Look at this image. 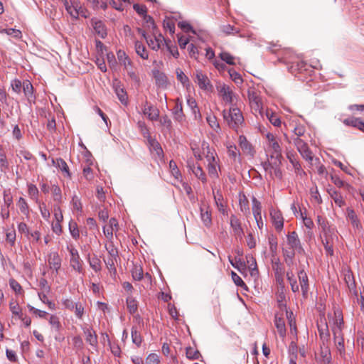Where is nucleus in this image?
<instances>
[{"mask_svg":"<svg viewBox=\"0 0 364 364\" xmlns=\"http://www.w3.org/2000/svg\"><path fill=\"white\" fill-rule=\"evenodd\" d=\"M103 233L105 236L109 240H112L113 238V232L118 230V222L114 218H112L108 225L103 227Z\"/></svg>","mask_w":364,"mask_h":364,"instance_id":"12","label":"nucleus"},{"mask_svg":"<svg viewBox=\"0 0 364 364\" xmlns=\"http://www.w3.org/2000/svg\"><path fill=\"white\" fill-rule=\"evenodd\" d=\"M331 197L333 199L334 203L339 207H343L346 205V202L343 200L342 196L336 191H332L329 192Z\"/></svg>","mask_w":364,"mask_h":364,"instance_id":"50","label":"nucleus"},{"mask_svg":"<svg viewBox=\"0 0 364 364\" xmlns=\"http://www.w3.org/2000/svg\"><path fill=\"white\" fill-rule=\"evenodd\" d=\"M202 30L195 28L189 22L183 21V34H188L187 36L183 35V49L191 42L195 41V38L200 39Z\"/></svg>","mask_w":364,"mask_h":364,"instance_id":"4","label":"nucleus"},{"mask_svg":"<svg viewBox=\"0 0 364 364\" xmlns=\"http://www.w3.org/2000/svg\"><path fill=\"white\" fill-rule=\"evenodd\" d=\"M50 190L54 201L57 202L58 203H61L62 193L60 188L57 185H53Z\"/></svg>","mask_w":364,"mask_h":364,"instance_id":"54","label":"nucleus"},{"mask_svg":"<svg viewBox=\"0 0 364 364\" xmlns=\"http://www.w3.org/2000/svg\"><path fill=\"white\" fill-rule=\"evenodd\" d=\"M274 325L277 328L279 336L282 338H284L287 334V329L285 326V321L282 316V314H281L280 316L279 315V314H275Z\"/></svg>","mask_w":364,"mask_h":364,"instance_id":"22","label":"nucleus"},{"mask_svg":"<svg viewBox=\"0 0 364 364\" xmlns=\"http://www.w3.org/2000/svg\"><path fill=\"white\" fill-rule=\"evenodd\" d=\"M286 296L284 294V291H278L277 295V301L278 304V307L280 311H283L286 310L287 305L285 303Z\"/></svg>","mask_w":364,"mask_h":364,"instance_id":"48","label":"nucleus"},{"mask_svg":"<svg viewBox=\"0 0 364 364\" xmlns=\"http://www.w3.org/2000/svg\"><path fill=\"white\" fill-rule=\"evenodd\" d=\"M17 206L18 207L20 211L26 215H28L29 213V207L26 202V200L20 197L18 202H17Z\"/></svg>","mask_w":364,"mask_h":364,"instance_id":"53","label":"nucleus"},{"mask_svg":"<svg viewBox=\"0 0 364 364\" xmlns=\"http://www.w3.org/2000/svg\"><path fill=\"white\" fill-rule=\"evenodd\" d=\"M227 148L228 156L234 161H236L237 158L240 155L237 146L235 144H230Z\"/></svg>","mask_w":364,"mask_h":364,"instance_id":"61","label":"nucleus"},{"mask_svg":"<svg viewBox=\"0 0 364 364\" xmlns=\"http://www.w3.org/2000/svg\"><path fill=\"white\" fill-rule=\"evenodd\" d=\"M287 240L290 249H294V250H296V252L298 254H304V249L301 245L298 234L295 231L289 232L287 235Z\"/></svg>","mask_w":364,"mask_h":364,"instance_id":"8","label":"nucleus"},{"mask_svg":"<svg viewBox=\"0 0 364 364\" xmlns=\"http://www.w3.org/2000/svg\"><path fill=\"white\" fill-rule=\"evenodd\" d=\"M69 231L73 239L77 240L80 237V231L77 223L71 220L69 223Z\"/></svg>","mask_w":364,"mask_h":364,"instance_id":"51","label":"nucleus"},{"mask_svg":"<svg viewBox=\"0 0 364 364\" xmlns=\"http://www.w3.org/2000/svg\"><path fill=\"white\" fill-rule=\"evenodd\" d=\"M316 220L318 226L321 228L322 232L325 235L331 233V228L328 222L324 217L321 215H318Z\"/></svg>","mask_w":364,"mask_h":364,"instance_id":"41","label":"nucleus"},{"mask_svg":"<svg viewBox=\"0 0 364 364\" xmlns=\"http://www.w3.org/2000/svg\"><path fill=\"white\" fill-rule=\"evenodd\" d=\"M345 281L348 286L350 292L355 296H358V291L356 289V284L352 274H346L345 275Z\"/></svg>","mask_w":364,"mask_h":364,"instance_id":"33","label":"nucleus"},{"mask_svg":"<svg viewBox=\"0 0 364 364\" xmlns=\"http://www.w3.org/2000/svg\"><path fill=\"white\" fill-rule=\"evenodd\" d=\"M229 262L231 265L237 269L239 272H242V270L246 269V264L244 261H242L240 258L235 257L234 259H231L230 257H228Z\"/></svg>","mask_w":364,"mask_h":364,"instance_id":"43","label":"nucleus"},{"mask_svg":"<svg viewBox=\"0 0 364 364\" xmlns=\"http://www.w3.org/2000/svg\"><path fill=\"white\" fill-rule=\"evenodd\" d=\"M287 157L289 159V162L292 164L294 171L296 173H299L302 171L301 166L299 161L296 159V155L292 151H288L287 152Z\"/></svg>","mask_w":364,"mask_h":364,"instance_id":"30","label":"nucleus"},{"mask_svg":"<svg viewBox=\"0 0 364 364\" xmlns=\"http://www.w3.org/2000/svg\"><path fill=\"white\" fill-rule=\"evenodd\" d=\"M346 213L347 218L350 221L353 227L355 228L358 232H360L363 230V226L354 210L351 208H348L346 209Z\"/></svg>","mask_w":364,"mask_h":364,"instance_id":"17","label":"nucleus"},{"mask_svg":"<svg viewBox=\"0 0 364 364\" xmlns=\"http://www.w3.org/2000/svg\"><path fill=\"white\" fill-rule=\"evenodd\" d=\"M264 114L266 115L269 121L271 122V124H273L274 127H279L281 125V119L276 113L272 112L269 109H267Z\"/></svg>","mask_w":364,"mask_h":364,"instance_id":"37","label":"nucleus"},{"mask_svg":"<svg viewBox=\"0 0 364 364\" xmlns=\"http://www.w3.org/2000/svg\"><path fill=\"white\" fill-rule=\"evenodd\" d=\"M217 90L218 92L219 96L225 103L231 105L232 104L234 98L236 97V95L229 85L225 84H220L217 85Z\"/></svg>","mask_w":364,"mask_h":364,"instance_id":"7","label":"nucleus"},{"mask_svg":"<svg viewBox=\"0 0 364 364\" xmlns=\"http://www.w3.org/2000/svg\"><path fill=\"white\" fill-rule=\"evenodd\" d=\"M336 348L342 356L345 354L344 338L341 335H338L336 338L334 337Z\"/></svg>","mask_w":364,"mask_h":364,"instance_id":"52","label":"nucleus"},{"mask_svg":"<svg viewBox=\"0 0 364 364\" xmlns=\"http://www.w3.org/2000/svg\"><path fill=\"white\" fill-rule=\"evenodd\" d=\"M186 355L188 359L196 360L198 358L200 353L198 350L188 347L186 349Z\"/></svg>","mask_w":364,"mask_h":364,"instance_id":"63","label":"nucleus"},{"mask_svg":"<svg viewBox=\"0 0 364 364\" xmlns=\"http://www.w3.org/2000/svg\"><path fill=\"white\" fill-rule=\"evenodd\" d=\"M200 218L206 227H210L212 224L211 212L208 207H200Z\"/></svg>","mask_w":364,"mask_h":364,"instance_id":"31","label":"nucleus"},{"mask_svg":"<svg viewBox=\"0 0 364 364\" xmlns=\"http://www.w3.org/2000/svg\"><path fill=\"white\" fill-rule=\"evenodd\" d=\"M287 278L291 285V291L294 293L299 292V286L297 284L296 279L294 278V274H293L292 272H287Z\"/></svg>","mask_w":364,"mask_h":364,"instance_id":"44","label":"nucleus"},{"mask_svg":"<svg viewBox=\"0 0 364 364\" xmlns=\"http://www.w3.org/2000/svg\"><path fill=\"white\" fill-rule=\"evenodd\" d=\"M92 26L95 31V33L102 38H105L107 35V29L105 23L97 18H92L91 20Z\"/></svg>","mask_w":364,"mask_h":364,"instance_id":"18","label":"nucleus"},{"mask_svg":"<svg viewBox=\"0 0 364 364\" xmlns=\"http://www.w3.org/2000/svg\"><path fill=\"white\" fill-rule=\"evenodd\" d=\"M105 248H106L107 251L108 252L109 257H112L114 259V258H119L118 250L114 246L113 242H112V240H109V242L108 244L105 245Z\"/></svg>","mask_w":364,"mask_h":364,"instance_id":"58","label":"nucleus"},{"mask_svg":"<svg viewBox=\"0 0 364 364\" xmlns=\"http://www.w3.org/2000/svg\"><path fill=\"white\" fill-rule=\"evenodd\" d=\"M25 97L29 102H34L36 97L33 95V87L29 80H24L22 87Z\"/></svg>","mask_w":364,"mask_h":364,"instance_id":"24","label":"nucleus"},{"mask_svg":"<svg viewBox=\"0 0 364 364\" xmlns=\"http://www.w3.org/2000/svg\"><path fill=\"white\" fill-rule=\"evenodd\" d=\"M223 117L228 127L237 132L240 126L244 124V117L240 109L236 107H231L228 110L223 111Z\"/></svg>","mask_w":364,"mask_h":364,"instance_id":"1","label":"nucleus"},{"mask_svg":"<svg viewBox=\"0 0 364 364\" xmlns=\"http://www.w3.org/2000/svg\"><path fill=\"white\" fill-rule=\"evenodd\" d=\"M117 58L119 63L123 65L126 69H127V66L131 64L130 60L128 58L126 53L122 50H119L117 52Z\"/></svg>","mask_w":364,"mask_h":364,"instance_id":"57","label":"nucleus"},{"mask_svg":"<svg viewBox=\"0 0 364 364\" xmlns=\"http://www.w3.org/2000/svg\"><path fill=\"white\" fill-rule=\"evenodd\" d=\"M282 252L286 263L288 265L292 264L293 259L295 257L296 250H294V249H290V247L289 249L282 248Z\"/></svg>","mask_w":364,"mask_h":364,"instance_id":"42","label":"nucleus"},{"mask_svg":"<svg viewBox=\"0 0 364 364\" xmlns=\"http://www.w3.org/2000/svg\"><path fill=\"white\" fill-rule=\"evenodd\" d=\"M9 167V164L6 158V152L3 147L0 146V170L1 172H6Z\"/></svg>","mask_w":364,"mask_h":364,"instance_id":"40","label":"nucleus"},{"mask_svg":"<svg viewBox=\"0 0 364 364\" xmlns=\"http://www.w3.org/2000/svg\"><path fill=\"white\" fill-rule=\"evenodd\" d=\"M88 262L90 267L95 272H98L101 270V261L96 255H93L88 258Z\"/></svg>","mask_w":364,"mask_h":364,"instance_id":"38","label":"nucleus"},{"mask_svg":"<svg viewBox=\"0 0 364 364\" xmlns=\"http://www.w3.org/2000/svg\"><path fill=\"white\" fill-rule=\"evenodd\" d=\"M247 97L250 101V107L257 115L258 113L262 117H264V112L262 107V99L254 89H249L247 91Z\"/></svg>","mask_w":364,"mask_h":364,"instance_id":"3","label":"nucleus"},{"mask_svg":"<svg viewBox=\"0 0 364 364\" xmlns=\"http://www.w3.org/2000/svg\"><path fill=\"white\" fill-rule=\"evenodd\" d=\"M83 331L87 343L95 348L97 345V336L95 332L91 328H83Z\"/></svg>","mask_w":364,"mask_h":364,"instance_id":"27","label":"nucleus"},{"mask_svg":"<svg viewBox=\"0 0 364 364\" xmlns=\"http://www.w3.org/2000/svg\"><path fill=\"white\" fill-rule=\"evenodd\" d=\"M298 278L299 280L303 296L307 297L309 290V278L307 274L304 269H301L298 272Z\"/></svg>","mask_w":364,"mask_h":364,"instance_id":"13","label":"nucleus"},{"mask_svg":"<svg viewBox=\"0 0 364 364\" xmlns=\"http://www.w3.org/2000/svg\"><path fill=\"white\" fill-rule=\"evenodd\" d=\"M268 146L271 150V159H282V148L277 139L272 142L268 143Z\"/></svg>","mask_w":364,"mask_h":364,"instance_id":"15","label":"nucleus"},{"mask_svg":"<svg viewBox=\"0 0 364 364\" xmlns=\"http://www.w3.org/2000/svg\"><path fill=\"white\" fill-rule=\"evenodd\" d=\"M281 165H282V159L279 160H274V166H273V173L272 176L274 175L276 178L279 179H282V171L281 169Z\"/></svg>","mask_w":364,"mask_h":364,"instance_id":"55","label":"nucleus"},{"mask_svg":"<svg viewBox=\"0 0 364 364\" xmlns=\"http://www.w3.org/2000/svg\"><path fill=\"white\" fill-rule=\"evenodd\" d=\"M187 105L188 108L191 109L192 115L193 116L194 119L196 120H201L202 115L200 112V109L198 106V104L195 99L191 97L190 96L187 98Z\"/></svg>","mask_w":364,"mask_h":364,"instance_id":"21","label":"nucleus"},{"mask_svg":"<svg viewBox=\"0 0 364 364\" xmlns=\"http://www.w3.org/2000/svg\"><path fill=\"white\" fill-rule=\"evenodd\" d=\"M135 50L138 55L142 59L146 60L149 58V52L145 46L140 41L135 42Z\"/></svg>","mask_w":364,"mask_h":364,"instance_id":"35","label":"nucleus"},{"mask_svg":"<svg viewBox=\"0 0 364 364\" xmlns=\"http://www.w3.org/2000/svg\"><path fill=\"white\" fill-rule=\"evenodd\" d=\"M49 268L55 272L57 275L61 267L62 259L57 252H52L48 255L47 259Z\"/></svg>","mask_w":364,"mask_h":364,"instance_id":"9","label":"nucleus"},{"mask_svg":"<svg viewBox=\"0 0 364 364\" xmlns=\"http://www.w3.org/2000/svg\"><path fill=\"white\" fill-rule=\"evenodd\" d=\"M51 161L53 165L55 166L63 173L64 176L69 178H71L69 167L65 160L58 158L56 159H52Z\"/></svg>","mask_w":364,"mask_h":364,"instance_id":"19","label":"nucleus"},{"mask_svg":"<svg viewBox=\"0 0 364 364\" xmlns=\"http://www.w3.org/2000/svg\"><path fill=\"white\" fill-rule=\"evenodd\" d=\"M177 23L178 28L182 29V21H177L171 17H166L164 20V28L165 30L168 31L171 34L175 33V25Z\"/></svg>","mask_w":364,"mask_h":364,"instance_id":"25","label":"nucleus"},{"mask_svg":"<svg viewBox=\"0 0 364 364\" xmlns=\"http://www.w3.org/2000/svg\"><path fill=\"white\" fill-rule=\"evenodd\" d=\"M131 334H132V342L137 347L140 346L141 341H142V338H141V334L139 332L136 326H132Z\"/></svg>","mask_w":364,"mask_h":364,"instance_id":"46","label":"nucleus"},{"mask_svg":"<svg viewBox=\"0 0 364 364\" xmlns=\"http://www.w3.org/2000/svg\"><path fill=\"white\" fill-rule=\"evenodd\" d=\"M67 250L70 253V266L76 272L81 273L82 271V260L79 255L78 251L72 245H68Z\"/></svg>","mask_w":364,"mask_h":364,"instance_id":"6","label":"nucleus"},{"mask_svg":"<svg viewBox=\"0 0 364 364\" xmlns=\"http://www.w3.org/2000/svg\"><path fill=\"white\" fill-rule=\"evenodd\" d=\"M38 189L36 185L30 183L28 186V193L31 199L33 200L36 203H38Z\"/></svg>","mask_w":364,"mask_h":364,"instance_id":"47","label":"nucleus"},{"mask_svg":"<svg viewBox=\"0 0 364 364\" xmlns=\"http://www.w3.org/2000/svg\"><path fill=\"white\" fill-rule=\"evenodd\" d=\"M152 33L153 37L149 36L146 40L149 47L154 50L163 48L165 43H166V40L157 31H152Z\"/></svg>","mask_w":364,"mask_h":364,"instance_id":"5","label":"nucleus"},{"mask_svg":"<svg viewBox=\"0 0 364 364\" xmlns=\"http://www.w3.org/2000/svg\"><path fill=\"white\" fill-rule=\"evenodd\" d=\"M153 75L158 86L165 87L167 85V77L166 75L158 70H153Z\"/></svg>","mask_w":364,"mask_h":364,"instance_id":"32","label":"nucleus"},{"mask_svg":"<svg viewBox=\"0 0 364 364\" xmlns=\"http://www.w3.org/2000/svg\"><path fill=\"white\" fill-rule=\"evenodd\" d=\"M268 242L272 257H274L277 253V237L273 234L268 236Z\"/></svg>","mask_w":364,"mask_h":364,"instance_id":"39","label":"nucleus"},{"mask_svg":"<svg viewBox=\"0 0 364 364\" xmlns=\"http://www.w3.org/2000/svg\"><path fill=\"white\" fill-rule=\"evenodd\" d=\"M132 274L134 279L141 280L144 276L142 268L140 266L135 265L132 270Z\"/></svg>","mask_w":364,"mask_h":364,"instance_id":"62","label":"nucleus"},{"mask_svg":"<svg viewBox=\"0 0 364 364\" xmlns=\"http://www.w3.org/2000/svg\"><path fill=\"white\" fill-rule=\"evenodd\" d=\"M230 223L236 236L242 237L244 234L240 219L235 215L230 216Z\"/></svg>","mask_w":364,"mask_h":364,"instance_id":"23","label":"nucleus"},{"mask_svg":"<svg viewBox=\"0 0 364 364\" xmlns=\"http://www.w3.org/2000/svg\"><path fill=\"white\" fill-rule=\"evenodd\" d=\"M221 31L226 35L235 34L239 33V29L230 24L223 25L221 26Z\"/></svg>","mask_w":364,"mask_h":364,"instance_id":"64","label":"nucleus"},{"mask_svg":"<svg viewBox=\"0 0 364 364\" xmlns=\"http://www.w3.org/2000/svg\"><path fill=\"white\" fill-rule=\"evenodd\" d=\"M318 331L323 345H325L330 339V333L327 323H326L323 326H318Z\"/></svg>","mask_w":364,"mask_h":364,"instance_id":"34","label":"nucleus"},{"mask_svg":"<svg viewBox=\"0 0 364 364\" xmlns=\"http://www.w3.org/2000/svg\"><path fill=\"white\" fill-rule=\"evenodd\" d=\"M238 141L239 145L243 153L253 156L255 151L252 144L247 141V138L244 135H240Z\"/></svg>","mask_w":364,"mask_h":364,"instance_id":"16","label":"nucleus"},{"mask_svg":"<svg viewBox=\"0 0 364 364\" xmlns=\"http://www.w3.org/2000/svg\"><path fill=\"white\" fill-rule=\"evenodd\" d=\"M196 78L198 80V84L201 89L207 91H213V87L206 75L199 73L196 75Z\"/></svg>","mask_w":364,"mask_h":364,"instance_id":"26","label":"nucleus"},{"mask_svg":"<svg viewBox=\"0 0 364 364\" xmlns=\"http://www.w3.org/2000/svg\"><path fill=\"white\" fill-rule=\"evenodd\" d=\"M272 223L277 232H281L284 227V218L279 210H272L270 212Z\"/></svg>","mask_w":364,"mask_h":364,"instance_id":"11","label":"nucleus"},{"mask_svg":"<svg viewBox=\"0 0 364 364\" xmlns=\"http://www.w3.org/2000/svg\"><path fill=\"white\" fill-rule=\"evenodd\" d=\"M187 167L188 171H191L197 178L201 180L203 182L206 181L205 174L199 165H196L193 161L188 160L187 161Z\"/></svg>","mask_w":364,"mask_h":364,"instance_id":"14","label":"nucleus"},{"mask_svg":"<svg viewBox=\"0 0 364 364\" xmlns=\"http://www.w3.org/2000/svg\"><path fill=\"white\" fill-rule=\"evenodd\" d=\"M164 46L167 48V50L169 51V53L174 57L175 58H178L179 53L177 47L173 45L171 41H166V43H165Z\"/></svg>","mask_w":364,"mask_h":364,"instance_id":"60","label":"nucleus"},{"mask_svg":"<svg viewBox=\"0 0 364 364\" xmlns=\"http://www.w3.org/2000/svg\"><path fill=\"white\" fill-rule=\"evenodd\" d=\"M206 120L209 126L218 132L220 129V124L218 122L217 117L215 115H208L206 117Z\"/></svg>","mask_w":364,"mask_h":364,"instance_id":"56","label":"nucleus"},{"mask_svg":"<svg viewBox=\"0 0 364 364\" xmlns=\"http://www.w3.org/2000/svg\"><path fill=\"white\" fill-rule=\"evenodd\" d=\"M252 213H253V215H254V218L262 216V214H261V212H262V205H261V203L254 196L252 198Z\"/></svg>","mask_w":364,"mask_h":364,"instance_id":"45","label":"nucleus"},{"mask_svg":"<svg viewBox=\"0 0 364 364\" xmlns=\"http://www.w3.org/2000/svg\"><path fill=\"white\" fill-rule=\"evenodd\" d=\"M114 88L115 93L119 100V101L123 105H127V92L124 91V88L122 87L119 82H116L114 84Z\"/></svg>","mask_w":364,"mask_h":364,"instance_id":"29","label":"nucleus"},{"mask_svg":"<svg viewBox=\"0 0 364 364\" xmlns=\"http://www.w3.org/2000/svg\"><path fill=\"white\" fill-rule=\"evenodd\" d=\"M272 269L274 272V275L277 274H284V268L283 265L282 264L279 258L274 257L272 258Z\"/></svg>","mask_w":364,"mask_h":364,"instance_id":"36","label":"nucleus"},{"mask_svg":"<svg viewBox=\"0 0 364 364\" xmlns=\"http://www.w3.org/2000/svg\"><path fill=\"white\" fill-rule=\"evenodd\" d=\"M298 151L302 156V157L306 161H311L313 160V154L311 151L309 149L308 144L303 147H301L299 149H298Z\"/></svg>","mask_w":364,"mask_h":364,"instance_id":"49","label":"nucleus"},{"mask_svg":"<svg viewBox=\"0 0 364 364\" xmlns=\"http://www.w3.org/2000/svg\"><path fill=\"white\" fill-rule=\"evenodd\" d=\"M147 141L150 151L158 159H162L164 157V152L160 144L150 136H147Z\"/></svg>","mask_w":364,"mask_h":364,"instance_id":"10","label":"nucleus"},{"mask_svg":"<svg viewBox=\"0 0 364 364\" xmlns=\"http://www.w3.org/2000/svg\"><path fill=\"white\" fill-rule=\"evenodd\" d=\"M143 112L151 120H156L159 115V110L147 103L144 105Z\"/></svg>","mask_w":364,"mask_h":364,"instance_id":"28","label":"nucleus"},{"mask_svg":"<svg viewBox=\"0 0 364 364\" xmlns=\"http://www.w3.org/2000/svg\"><path fill=\"white\" fill-rule=\"evenodd\" d=\"M343 124L364 132V122L361 118L350 117L343 121Z\"/></svg>","mask_w":364,"mask_h":364,"instance_id":"20","label":"nucleus"},{"mask_svg":"<svg viewBox=\"0 0 364 364\" xmlns=\"http://www.w3.org/2000/svg\"><path fill=\"white\" fill-rule=\"evenodd\" d=\"M127 306L129 311L131 314H134L137 311V302L132 296H129L127 299Z\"/></svg>","mask_w":364,"mask_h":364,"instance_id":"59","label":"nucleus"},{"mask_svg":"<svg viewBox=\"0 0 364 364\" xmlns=\"http://www.w3.org/2000/svg\"><path fill=\"white\" fill-rule=\"evenodd\" d=\"M64 6L68 13L75 19H77L80 16L85 18L89 17L87 10L78 1L73 0L69 2L64 0Z\"/></svg>","mask_w":364,"mask_h":364,"instance_id":"2","label":"nucleus"}]
</instances>
